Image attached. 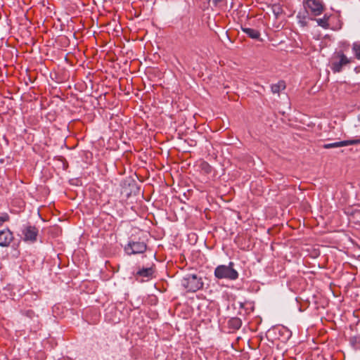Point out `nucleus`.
I'll return each mask as SVG.
<instances>
[{"mask_svg": "<svg viewBox=\"0 0 360 360\" xmlns=\"http://www.w3.org/2000/svg\"><path fill=\"white\" fill-rule=\"evenodd\" d=\"M242 30L250 38L252 39H259V37H260V32L255 30V29H252V28H249V27H243L242 28Z\"/></svg>", "mask_w": 360, "mask_h": 360, "instance_id": "nucleus-10", "label": "nucleus"}, {"mask_svg": "<svg viewBox=\"0 0 360 360\" xmlns=\"http://www.w3.org/2000/svg\"><path fill=\"white\" fill-rule=\"evenodd\" d=\"M181 285L184 288L190 292H196L202 288L203 283L201 278L197 277L195 274L188 275L181 281Z\"/></svg>", "mask_w": 360, "mask_h": 360, "instance_id": "nucleus-2", "label": "nucleus"}, {"mask_svg": "<svg viewBox=\"0 0 360 360\" xmlns=\"http://www.w3.org/2000/svg\"><path fill=\"white\" fill-rule=\"evenodd\" d=\"M285 84L283 81H280L276 84L271 86V91L274 94H278L281 90L285 89Z\"/></svg>", "mask_w": 360, "mask_h": 360, "instance_id": "nucleus-11", "label": "nucleus"}, {"mask_svg": "<svg viewBox=\"0 0 360 360\" xmlns=\"http://www.w3.org/2000/svg\"><path fill=\"white\" fill-rule=\"evenodd\" d=\"M231 323L237 328L240 327L241 322L239 319H233L231 320Z\"/></svg>", "mask_w": 360, "mask_h": 360, "instance_id": "nucleus-15", "label": "nucleus"}, {"mask_svg": "<svg viewBox=\"0 0 360 360\" xmlns=\"http://www.w3.org/2000/svg\"><path fill=\"white\" fill-rule=\"evenodd\" d=\"M24 240L34 242L37 240L38 230L35 226H27L22 230Z\"/></svg>", "mask_w": 360, "mask_h": 360, "instance_id": "nucleus-6", "label": "nucleus"}, {"mask_svg": "<svg viewBox=\"0 0 360 360\" xmlns=\"http://www.w3.org/2000/svg\"><path fill=\"white\" fill-rule=\"evenodd\" d=\"M360 143V138L352 139V140H347V141H338V142H334L331 143H326L323 146V148L325 149H330L333 148H340V147H344L351 145H356Z\"/></svg>", "mask_w": 360, "mask_h": 360, "instance_id": "nucleus-7", "label": "nucleus"}, {"mask_svg": "<svg viewBox=\"0 0 360 360\" xmlns=\"http://www.w3.org/2000/svg\"><path fill=\"white\" fill-rule=\"evenodd\" d=\"M353 52L358 60H360V42H355L352 46Z\"/></svg>", "mask_w": 360, "mask_h": 360, "instance_id": "nucleus-13", "label": "nucleus"}, {"mask_svg": "<svg viewBox=\"0 0 360 360\" xmlns=\"http://www.w3.org/2000/svg\"><path fill=\"white\" fill-rule=\"evenodd\" d=\"M154 274V269L153 266L147 267V268H142L140 269L136 274L135 276L136 279L139 278V277H141L146 279H150L153 277V275Z\"/></svg>", "mask_w": 360, "mask_h": 360, "instance_id": "nucleus-9", "label": "nucleus"}, {"mask_svg": "<svg viewBox=\"0 0 360 360\" xmlns=\"http://www.w3.org/2000/svg\"><path fill=\"white\" fill-rule=\"evenodd\" d=\"M223 0H213V2L215 4H217L220 2H221Z\"/></svg>", "mask_w": 360, "mask_h": 360, "instance_id": "nucleus-16", "label": "nucleus"}, {"mask_svg": "<svg viewBox=\"0 0 360 360\" xmlns=\"http://www.w3.org/2000/svg\"><path fill=\"white\" fill-rule=\"evenodd\" d=\"M332 62V70L335 72L341 71L344 65L349 64L351 60L349 59L343 53L338 52L333 57Z\"/></svg>", "mask_w": 360, "mask_h": 360, "instance_id": "nucleus-3", "label": "nucleus"}, {"mask_svg": "<svg viewBox=\"0 0 360 360\" xmlns=\"http://www.w3.org/2000/svg\"><path fill=\"white\" fill-rule=\"evenodd\" d=\"M206 166L208 168V170H207V172H208L210 170V166L209 165H207V164H206Z\"/></svg>", "mask_w": 360, "mask_h": 360, "instance_id": "nucleus-17", "label": "nucleus"}, {"mask_svg": "<svg viewBox=\"0 0 360 360\" xmlns=\"http://www.w3.org/2000/svg\"><path fill=\"white\" fill-rule=\"evenodd\" d=\"M305 8L307 12L314 15H319L323 11L322 4L318 0H307L305 3Z\"/></svg>", "mask_w": 360, "mask_h": 360, "instance_id": "nucleus-4", "label": "nucleus"}, {"mask_svg": "<svg viewBox=\"0 0 360 360\" xmlns=\"http://www.w3.org/2000/svg\"><path fill=\"white\" fill-rule=\"evenodd\" d=\"M10 217L7 213L2 214V215L0 216V226H1L4 222L8 221Z\"/></svg>", "mask_w": 360, "mask_h": 360, "instance_id": "nucleus-14", "label": "nucleus"}, {"mask_svg": "<svg viewBox=\"0 0 360 360\" xmlns=\"http://www.w3.org/2000/svg\"><path fill=\"white\" fill-rule=\"evenodd\" d=\"M146 250V245L143 242H130L125 247L128 255L141 254Z\"/></svg>", "mask_w": 360, "mask_h": 360, "instance_id": "nucleus-5", "label": "nucleus"}, {"mask_svg": "<svg viewBox=\"0 0 360 360\" xmlns=\"http://www.w3.org/2000/svg\"><path fill=\"white\" fill-rule=\"evenodd\" d=\"M328 20L329 16L325 15L323 18L316 19V21L319 26L322 27L324 29H328L329 28Z\"/></svg>", "mask_w": 360, "mask_h": 360, "instance_id": "nucleus-12", "label": "nucleus"}, {"mask_svg": "<svg viewBox=\"0 0 360 360\" xmlns=\"http://www.w3.org/2000/svg\"><path fill=\"white\" fill-rule=\"evenodd\" d=\"M233 266V262H230L227 266L220 265L217 266L214 271L215 276L219 279L236 280L238 277V274Z\"/></svg>", "mask_w": 360, "mask_h": 360, "instance_id": "nucleus-1", "label": "nucleus"}, {"mask_svg": "<svg viewBox=\"0 0 360 360\" xmlns=\"http://www.w3.org/2000/svg\"><path fill=\"white\" fill-rule=\"evenodd\" d=\"M13 238V233L8 229L0 231V246L8 247Z\"/></svg>", "mask_w": 360, "mask_h": 360, "instance_id": "nucleus-8", "label": "nucleus"}]
</instances>
